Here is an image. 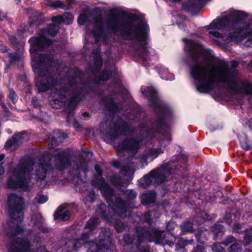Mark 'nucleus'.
Instances as JSON below:
<instances>
[{
    "instance_id": "nucleus-7",
    "label": "nucleus",
    "mask_w": 252,
    "mask_h": 252,
    "mask_svg": "<svg viewBox=\"0 0 252 252\" xmlns=\"http://www.w3.org/2000/svg\"><path fill=\"white\" fill-rule=\"evenodd\" d=\"M33 165L34 161L30 157L22 160L13 170L12 176L7 179V188L12 189L27 188L28 182L26 175L30 172V168Z\"/></svg>"
},
{
    "instance_id": "nucleus-49",
    "label": "nucleus",
    "mask_w": 252,
    "mask_h": 252,
    "mask_svg": "<svg viewBox=\"0 0 252 252\" xmlns=\"http://www.w3.org/2000/svg\"><path fill=\"white\" fill-rule=\"evenodd\" d=\"M152 217V213L150 211L145 212L142 216L143 221L146 222L149 225V227L152 226L153 224Z\"/></svg>"
},
{
    "instance_id": "nucleus-12",
    "label": "nucleus",
    "mask_w": 252,
    "mask_h": 252,
    "mask_svg": "<svg viewBox=\"0 0 252 252\" xmlns=\"http://www.w3.org/2000/svg\"><path fill=\"white\" fill-rule=\"evenodd\" d=\"M140 141L134 137H128L119 142L116 146L118 152H126L134 156L140 148Z\"/></svg>"
},
{
    "instance_id": "nucleus-3",
    "label": "nucleus",
    "mask_w": 252,
    "mask_h": 252,
    "mask_svg": "<svg viewBox=\"0 0 252 252\" xmlns=\"http://www.w3.org/2000/svg\"><path fill=\"white\" fill-rule=\"evenodd\" d=\"M141 93L145 97H149V106L156 111V118L153 121L155 132L159 133L164 127L174 119V114L171 107L161 101L156 89L152 86L141 87Z\"/></svg>"
},
{
    "instance_id": "nucleus-32",
    "label": "nucleus",
    "mask_w": 252,
    "mask_h": 252,
    "mask_svg": "<svg viewBox=\"0 0 252 252\" xmlns=\"http://www.w3.org/2000/svg\"><path fill=\"white\" fill-rule=\"evenodd\" d=\"M110 182L111 184L115 187L117 189H120L125 186H127L128 184H126L122 178L118 175H112L110 176Z\"/></svg>"
},
{
    "instance_id": "nucleus-27",
    "label": "nucleus",
    "mask_w": 252,
    "mask_h": 252,
    "mask_svg": "<svg viewBox=\"0 0 252 252\" xmlns=\"http://www.w3.org/2000/svg\"><path fill=\"white\" fill-rule=\"evenodd\" d=\"M195 238L199 243L201 244L205 243L210 239H212L211 231L203 228L198 229L195 234Z\"/></svg>"
},
{
    "instance_id": "nucleus-51",
    "label": "nucleus",
    "mask_w": 252,
    "mask_h": 252,
    "mask_svg": "<svg viewBox=\"0 0 252 252\" xmlns=\"http://www.w3.org/2000/svg\"><path fill=\"white\" fill-rule=\"evenodd\" d=\"M3 97V95L1 92H0V106L1 107L3 115L5 117L9 116L10 112L6 107L4 103L1 100V98Z\"/></svg>"
},
{
    "instance_id": "nucleus-1",
    "label": "nucleus",
    "mask_w": 252,
    "mask_h": 252,
    "mask_svg": "<svg viewBox=\"0 0 252 252\" xmlns=\"http://www.w3.org/2000/svg\"><path fill=\"white\" fill-rule=\"evenodd\" d=\"M190 74L197 81V90L200 93H208L214 89L216 81L214 71L210 65L213 64H189ZM223 69L221 78L218 82L227 85V89L235 93L240 92L247 95H252V83L248 80L238 82L240 79L239 71L236 69L239 64H231L232 68H229V64H220Z\"/></svg>"
},
{
    "instance_id": "nucleus-34",
    "label": "nucleus",
    "mask_w": 252,
    "mask_h": 252,
    "mask_svg": "<svg viewBox=\"0 0 252 252\" xmlns=\"http://www.w3.org/2000/svg\"><path fill=\"white\" fill-rule=\"evenodd\" d=\"M156 69L159 75L163 79L168 80L172 76V74L169 73L168 69L162 64H158L156 67Z\"/></svg>"
},
{
    "instance_id": "nucleus-10",
    "label": "nucleus",
    "mask_w": 252,
    "mask_h": 252,
    "mask_svg": "<svg viewBox=\"0 0 252 252\" xmlns=\"http://www.w3.org/2000/svg\"><path fill=\"white\" fill-rule=\"evenodd\" d=\"M112 243L111 234L107 231H102L97 238L88 242V252H99L107 250Z\"/></svg>"
},
{
    "instance_id": "nucleus-29",
    "label": "nucleus",
    "mask_w": 252,
    "mask_h": 252,
    "mask_svg": "<svg viewBox=\"0 0 252 252\" xmlns=\"http://www.w3.org/2000/svg\"><path fill=\"white\" fill-rule=\"evenodd\" d=\"M27 133L26 130H23L20 132L15 133L10 139H8L5 143L4 147L6 149L11 148L12 146L15 145L19 142L23 140L22 136Z\"/></svg>"
},
{
    "instance_id": "nucleus-48",
    "label": "nucleus",
    "mask_w": 252,
    "mask_h": 252,
    "mask_svg": "<svg viewBox=\"0 0 252 252\" xmlns=\"http://www.w3.org/2000/svg\"><path fill=\"white\" fill-rule=\"evenodd\" d=\"M41 58L44 60L43 63H58V62H56L53 55L51 54H42L41 56ZM38 63H42L40 62Z\"/></svg>"
},
{
    "instance_id": "nucleus-41",
    "label": "nucleus",
    "mask_w": 252,
    "mask_h": 252,
    "mask_svg": "<svg viewBox=\"0 0 252 252\" xmlns=\"http://www.w3.org/2000/svg\"><path fill=\"white\" fill-rule=\"evenodd\" d=\"M48 5L54 9L61 8L65 10L69 9V5H65V4L63 1L60 0H49L48 1Z\"/></svg>"
},
{
    "instance_id": "nucleus-40",
    "label": "nucleus",
    "mask_w": 252,
    "mask_h": 252,
    "mask_svg": "<svg viewBox=\"0 0 252 252\" xmlns=\"http://www.w3.org/2000/svg\"><path fill=\"white\" fill-rule=\"evenodd\" d=\"M107 207L104 203H100L96 210V212L101 218L105 220L109 219V215L107 213Z\"/></svg>"
},
{
    "instance_id": "nucleus-13",
    "label": "nucleus",
    "mask_w": 252,
    "mask_h": 252,
    "mask_svg": "<svg viewBox=\"0 0 252 252\" xmlns=\"http://www.w3.org/2000/svg\"><path fill=\"white\" fill-rule=\"evenodd\" d=\"M29 42L31 44L30 51L31 53L44 51L46 48L53 44L52 40L48 39L42 34L38 36L31 37L29 40Z\"/></svg>"
},
{
    "instance_id": "nucleus-57",
    "label": "nucleus",
    "mask_w": 252,
    "mask_h": 252,
    "mask_svg": "<svg viewBox=\"0 0 252 252\" xmlns=\"http://www.w3.org/2000/svg\"><path fill=\"white\" fill-rule=\"evenodd\" d=\"M136 252H151L150 247L147 245H141V244H135Z\"/></svg>"
},
{
    "instance_id": "nucleus-2",
    "label": "nucleus",
    "mask_w": 252,
    "mask_h": 252,
    "mask_svg": "<svg viewBox=\"0 0 252 252\" xmlns=\"http://www.w3.org/2000/svg\"><path fill=\"white\" fill-rule=\"evenodd\" d=\"M116 10L112 9L107 20V27L114 34L127 40L135 39L138 42L133 44L132 48L136 53L145 61L148 56L149 51L146 41L147 36L146 32L142 24L136 26L129 21L120 23L118 18V14Z\"/></svg>"
},
{
    "instance_id": "nucleus-33",
    "label": "nucleus",
    "mask_w": 252,
    "mask_h": 252,
    "mask_svg": "<svg viewBox=\"0 0 252 252\" xmlns=\"http://www.w3.org/2000/svg\"><path fill=\"white\" fill-rule=\"evenodd\" d=\"M85 87H75L72 91V94L70 97L72 101L78 102L81 99V96L85 94Z\"/></svg>"
},
{
    "instance_id": "nucleus-59",
    "label": "nucleus",
    "mask_w": 252,
    "mask_h": 252,
    "mask_svg": "<svg viewBox=\"0 0 252 252\" xmlns=\"http://www.w3.org/2000/svg\"><path fill=\"white\" fill-rule=\"evenodd\" d=\"M8 98L13 104H15L17 101V95L13 89H9Z\"/></svg>"
},
{
    "instance_id": "nucleus-36",
    "label": "nucleus",
    "mask_w": 252,
    "mask_h": 252,
    "mask_svg": "<svg viewBox=\"0 0 252 252\" xmlns=\"http://www.w3.org/2000/svg\"><path fill=\"white\" fill-rule=\"evenodd\" d=\"M163 153L164 150L160 148H151L149 149L148 153L145 157L147 158H151V160H153L158 158L159 155L162 154Z\"/></svg>"
},
{
    "instance_id": "nucleus-42",
    "label": "nucleus",
    "mask_w": 252,
    "mask_h": 252,
    "mask_svg": "<svg viewBox=\"0 0 252 252\" xmlns=\"http://www.w3.org/2000/svg\"><path fill=\"white\" fill-rule=\"evenodd\" d=\"M59 29V25L56 24H49L45 29V32L52 37H54L58 32Z\"/></svg>"
},
{
    "instance_id": "nucleus-24",
    "label": "nucleus",
    "mask_w": 252,
    "mask_h": 252,
    "mask_svg": "<svg viewBox=\"0 0 252 252\" xmlns=\"http://www.w3.org/2000/svg\"><path fill=\"white\" fill-rule=\"evenodd\" d=\"M210 231L213 240H220L226 231V228L223 225L217 222L211 227Z\"/></svg>"
},
{
    "instance_id": "nucleus-54",
    "label": "nucleus",
    "mask_w": 252,
    "mask_h": 252,
    "mask_svg": "<svg viewBox=\"0 0 252 252\" xmlns=\"http://www.w3.org/2000/svg\"><path fill=\"white\" fill-rule=\"evenodd\" d=\"M244 245L247 246L251 244L252 242V233L251 231L247 230L245 232L243 239Z\"/></svg>"
},
{
    "instance_id": "nucleus-5",
    "label": "nucleus",
    "mask_w": 252,
    "mask_h": 252,
    "mask_svg": "<svg viewBox=\"0 0 252 252\" xmlns=\"http://www.w3.org/2000/svg\"><path fill=\"white\" fill-rule=\"evenodd\" d=\"M63 64H32L35 74V85L38 93H44L57 84L54 70Z\"/></svg>"
},
{
    "instance_id": "nucleus-30",
    "label": "nucleus",
    "mask_w": 252,
    "mask_h": 252,
    "mask_svg": "<svg viewBox=\"0 0 252 252\" xmlns=\"http://www.w3.org/2000/svg\"><path fill=\"white\" fill-rule=\"evenodd\" d=\"M141 202L143 205H148L154 203L156 199L155 192H149L141 195Z\"/></svg>"
},
{
    "instance_id": "nucleus-31",
    "label": "nucleus",
    "mask_w": 252,
    "mask_h": 252,
    "mask_svg": "<svg viewBox=\"0 0 252 252\" xmlns=\"http://www.w3.org/2000/svg\"><path fill=\"white\" fill-rule=\"evenodd\" d=\"M100 223L99 218L96 216H92L86 222L84 228L89 230L90 232H92L96 230Z\"/></svg>"
},
{
    "instance_id": "nucleus-20",
    "label": "nucleus",
    "mask_w": 252,
    "mask_h": 252,
    "mask_svg": "<svg viewBox=\"0 0 252 252\" xmlns=\"http://www.w3.org/2000/svg\"><path fill=\"white\" fill-rule=\"evenodd\" d=\"M93 20L94 25L93 30V34L95 37H100L103 32V17L101 12L94 15L93 17Z\"/></svg>"
},
{
    "instance_id": "nucleus-43",
    "label": "nucleus",
    "mask_w": 252,
    "mask_h": 252,
    "mask_svg": "<svg viewBox=\"0 0 252 252\" xmlns=\"http://www.w3.org/2000/svg\"><path fill=\"white\" fill-rule=\"evenodd\" d=\"M49 104L53 108L58 109L65 105V101L62 98H56L51 100Z\"/></svg>"
},
{
    "instance_id": "nucleus-21",
    "label": "nucleus",
    "mask_w": 252,
    "mask_h": 252,
    "mask_svg": "<svg viewBox=\"0 0 252 252\" xmlns=\"http://www.w3.org/2000/svg\"><path fill=\"white\" fill-rule=\"evenodd\" d=\"M135 234L136 238V244H142L148 242V227L141 225L135 226Z\"/></svg>"
},
{
    "instance_id": "nucleus-26",
    "label": "nucleus",
    "mask_w": 252,
    "mask_h": 252,
    "mask_svg": "<svg viewBox=\"0 0 252 252\" xmlns=\"http://www.w3.org/2000/svg\"><path fill=\"white\" fill-rule=\"evenodd\" d=\"M229 23L231 24L230 18L229 19L227 17L217 18L212 22L209 26V29L222 30L224 29Z\"/></svg>"
},
{
    "instance_id": "nucleus-53",
    "label": "nucleus",
    "mask_w": 252,
    "mask_h": 252,
    "mask_svg": "<svg viewBox=\"0 0 252 252\" xmlns=\"http://www.w3.org/2000/svg\"><path fill=\"white\" fill-rule=\"evenodd\" d=\"M242 250V245L239 243L234 242L229 248V252H240Z\"/></svg>"
},
{
    "instance_id": "nucleus-22",
    "label": "nucleus",
    "mask_w": 252,
    "mask_h": 252,
    "mask_svg": "<svg viewBox=\"0 0 252 252\" xmlns=\"http://www.w3.org/2000/svg\"><path fill=\"white\" fill-rule=\"evenodd\" d=\"M66 207L64 205H60L54 213V220L60 221H64L69 220L71 213L69 210H65Z\"/></svg>"
},
{
    "instance_id": "nucleus-15",
    "label": "nucleus",
    "mask_w": 252,
    "mask_h": 252,
    "mask_svg": "<svg viewBox=\"0 0 252 252\" xmlns=\"http://www.w3.org/2000/svg\"><path fill=\"white\" fill-rule=\"evenodd\" d=\"M31 247L30 241L26 237H16L9 243V252H28Z\"/></svg>"
},
{
    "instance_id": "nucleus-38",
    "label": "nucleus",
    "mask_w": 252,
    "mask_h": 252,
    "mask_svg": "<svg viewBox=\"0 0 252 252\" xmlns=\"http://www.w3.org/2000/svg\"><path fill=\"white\" fill-rule=\"evenodd\" d=\"M153 180L151 179L149 173L144 175L142 178L138 180L139 187L146 189L152 185Z\"/></svg>"
},
{
    "instance_id": "nucleus-25",
    "label": "nucleus",
    "mask_w": 252,
    "mask_h": 252,
    "mask_svg": "<svg viewBox=\"0 0 252 252\" xmlns=\"http://www.w3.org/2000/svg\"><path fill=\"white\" fill-rule=\"evenodd\" d=\"M110 128L115 134H117V137L120 135H126L128 130V126L126 121H123L122 124H120L117 121L115 122Z\"/></svg>"
},
{
    "instance_id": "nucleus-46",
    "label": "nucleus",
    "mask_w": 252,
    "mask_h": 252,
    "mask_svg": "<svg viewBox=\"0 0 252 252\" xmlns=\"http://www.w3.org/2000/svg\"><path fill=\"white\" fill-rule=\"evenodd\" d=\"M77 84V75L76 74H74L68 77L65 86L67 89H69L76 86Z\"/></svg>"
},
{
    "instance_id": "nucleus-45",
    "label": "nucleus",
    "mask_w": 252,
    "mask_h": 252,
    "mask_svg": "<svg viewBox=\"0 0 252 252\" xmlns=\"http://www.w3.org/2000/svg\"><path fill=\"white\" fill-rule=\"evenodd\" d=\"M91 57L93 59V63H103L102 59L100 54V50L96 49L93 50Z\"/></svg>"
},
{
    "instance_id": "nucleus-28",
    "label": "nucleus",
    "mask_w": 252,
    "mask_h": 252,
    "mask_svg": "<svg viewBox=\"0 0 252 252\" xmlns=\"http://www.w3.org/2000/svg\"><path fill=\"white\" fill-rule=\"evenodd\" d=\"M102 101L105 109L108 111L112 113H116L119 109L117 104L112 96H104Z\"/></svg>"
},
{
    "instance_id": "nucleus-14",
    "label": "nucleus",
    "mask_w": 252,
    "mask_h": 252,
    "mask_svg": "<svg viewBox=\"0 0 252 252\" xmlns=\"http://www.w3.org/2000/svg\"><path fill=\"white\" fill-rule=\"evenodd\" d=\"M54 165L59 171H63L71 165V158L69 152L63 150L59 152L54 156Z\"/></svg>"
},
{
    "instance_id": "nucleus-44",
    "label": "nucleus",
    "mask_w": 252,
    "mask_h": 252,
    "mask_svg": "<svg viewBox=\"0 0 252 252\" xmlns=\"http://www.w3.org/2000/svg\"><path fill=\"white\" fill-rule=\"evenodd\" d=\"M6 57L9 59V63H16L21 61V56L17 52L8 53Z\"/></svg>"
},
{
    "instance_id": "nucleus-55",
    "label": "nucleus",
    "mask_w": 252,
    "mask_h": 252,
    "mask_svg": "<svg viewBox=\"0 0 252 252\" xmlns=\"http://www.w3.org/2000/svg\"><path fill=\"white\" fill-rule=\"evenodd\" d=\"M62 16L63 20V23L67 25L70 24L72 23L74 17L72 14L69 12H65Z\"/></svg>"
},
{
    "instance_id": "nucleus-37",
    "label": "nucleus",
    "mask_w": 252,
    "mask_h": 252,
    "mask_svg": "<svg viewBox=\"0 0 252 252\" xmlns=\"http://www.w3.org/2000/svg\"><path fill=\"white\" fill-rule=\"evenodd\" d=\"M123 194L125 196L126 200V201H128V203L131 206L132 202L131 201L135 199L137 195V193L134 189H123L121 190Z\"/></svg>"
},
{
    "instance_id": "nucleus-47",
    "label": "nucleus",
    "mask_w": 252,
    "mask_h": 252,
    "mask_svg": "<svg viewBox=\"0 0 252 252\" xmlns=\"http://www.w3.org/2000/svg\"><path fill=\"white\" fill-rule=\"evenodd\" d=\"M107 128L108 130L102 134L106 139L109 141H113L118 138L117 134H115L109 126H107Z\"/></svg>"
},
{
    "instance_id": "nucleus-64",
    "label": "nucleus",
    "mask_w": 252,
    "mask_h": 252,
    "mask_svg": "<svg viewBox=\"0 0 252 252\" xmlns=\"http://www.w3.org/2000/svg\"><path fill=\"white\" fill-rule=\"evenodd\" d=\"M191 252H207L206 248L202 245L197 244Z\"/></svg>"
},
{
    "instance_id": "nucleus-39",
    "label": "nucleus",
    "mask_w": 252,
    "mask_h": 252,
    "mask_svg": "<svg viewBox=\"0 0 252 252\" xmlns=\"http://www.w3.org/2000/svg\"><path fill=\"white\" fill-rule=\"evenodd\" d=\"M88 169L86 164L82 161L79 160L75 161V164L73 166V171H75L76 175L79 176L80 174V171L86 173Z\"/></svg>"
},
{
    "instance_id": "nucleus-61",
    "label": "nucleus",
    "mask_w": 252,
    "mask_h": 252,
    "mask_svg": "<svg viewBox=\"0 0 252 252\" xmlns=\"http://www.w3.org/2000/svg\"><path fill=\"white\" fill-rule=\"evenodd\" d=\"M88 19L89 16L86 13H81L78 17V24L83 25L88 21Z\"/></svg>"
},
{
    "instance_id": "nucleus-56",
    "label": "nucleus",
    "mask_w": 252,
    "mask_h": 252,
    "mask_svg": "<svg viewBox=\"0 0 252 252\" xmlns=\"http://www.w3.org/2000/svg\"><path fill=\"white\" fill-rule=\"evenodd\" d=\"M182 230L183 232H191L193 231V224L190 221H187L183 224Z\"/></svg>"
},
{
    "instance_id": "nucleus-19",
    "label": "nucleus",
    "mask_w": 252,
    "mask_h": 252,
    "mask_svg": "<svg viewBox=\"0 0 252 252\" xmlns=\"http://www.w3.org/2000/svg\"><path fill=\"white\" fill-rule=\"evenodd\" d=\"M149 239L150 243L154 242L156 244L163 243V231L155 226L148 227Z\"/></svg>"
},
{
    "instance_id": "nucleus-62",
    "label": "nucleus",
    "mask_w": 252,
    "mask_h": 252,
    "mask_svg": "<svg viewBox=\"0 0 252 252\" xmlns=\"http://www.w3.org/2000/svg\"><path fill=\"white\" fill-rule=\"evenodd\" d=\"M53 136L55 138L59 144L62 143L63 140L66 138L65 134L62 132H54L53 133Z\"/></svg>"
},
{
    "instance_id": "nucleus-18",
    "label": "nucleus",
    "mask_w": 252,
    "mask_h": 252,
    "mask_svg": "<svg viewBox=\"0 0 252 252\" xmlns=\"http://www.w3.org/2000/svg\"><path fill=\"white\" fill-rule=\"evenodd\" d=\"M94 64L96 66L95 69L92 71V73L94 75V81L95 84L100 85L101 82H106L111 78L112 74L111 70L106 69L100 70L103 64Z\"/></svg>"
},
{
    "instance_id": "nucleus-60",
    "label": "nucleus",
    "mask_w": 252,
    "mask_h": 252,
    "mask_svg": "<svg viewBox=\"0 0 252 252\" xmlns=\"http://www.w3.org/2000/svg\"><path fill=\"white\" fill-rule=\"evenodd\" d=\"M15 229L13 231L12 235L17 236L23 234L24 232V229L23 226L20 225L21 223L17 222Z\"/></svg>"
},
{
    "instance_id": "nucleus-50",
    "label": "nucleus",
    "mask_w": 252,
    "mask_h": 252,
    "mask_svg": "<svg viewBox=\"0 0 252 252\" xmlns=\"http://www.w3.org/2000/svg\"><path fill=\"white\" fill-rule=\"evenodd\" d=\"M192 240H187L183 238H180L176 243V246L177 249H184L188 244L191 243Z\"/></svg>"
},
{
    "instance_id": "nucleus-58",
    "label": "nucleus",
    "mask_w": 252,
    "mask_h": 252,
    "mask_svg": "<svg viewBox=\"0 0 252 252\" xmlns=\"http://www.w3.org/2000/svg\"><path fill=\"white\" fill-rule=\"evenodd\" d=\"M77 102L72 101L70 98L68 104L64 107L63 111H69L73 112L74 109Z\"/></svg>"
},
{
    "instance_id": "nucleus-35",
    "label": "nucleus",
    "mask_w": 252,
    "mask_h": 252,
    "mask_svg": "<svg viewBox=\"0 0 252 252\" xmlns=\"http://www.w3.org/2000/svg\"><path fill=\"white\" fill-rule=\"evenodd\" d=\"M239 140L242 149L245 151H249L252 149V142L248 139L246 134L240 136Z\"/></svg>"
},
{
    "instance_id": "nucleus-63",
    "label": "nucleus",
    "mask_w": 252,
    "mask_h": 252,
    "mask_svg": "<svg viewBox=\"0 0 252 252\" xmlns=\"http://www.w3.org/2000/svg\"><path fill=\"white\" fill-rule=\"evenodd\" d=\"M236 239L234 238L232 235H228L226 238L223 241L222 244L225 246H227L230 244L235 242Z\"/></svg>"
},
{
    "instance_id": "nucleus-9",
    "label": "nucleus",
    "mask_w": 252,
    "mask_h": 252,
    "mask_svg": "<svg viewBox=\"0 0 252 252\" xmlns=\"http://www.w3.org/2000/svg\"><path fill=\"white\" fill-rule=\"evenodd\" d=\"M185 43L184 51L188 57L191 59L194 63H199V60L206 62L213 60L214 56L211 51L205 49L198 41L186 39Z\"/></svg>"
},
{
    "instance_id": "nucleus-16",
    "label": "nucleus",
    "mask_w": 252,
    "mask_h": 252,
    "mask_svg": "<svg viewBox=\"0 0 252 252\" xmlns=\"http://www.w3.org/2000/svg\"><path fill=\"white\" fill-rule=\"evenodd\" d=\"M111 209L114 214L122 218H126L128 215V211L133 207L130 205L128 201L124 200L121 196H117L115 198L114 202H112Z\"/></svg>"
},
{
    "instance_id": "nucleus-23",
    "label": "nucleus",
    "mask_w": 252,
    "mask_h": 252,
    "mask_svg": "<svg viewBox=\"0 0 252 252\" xmlns=\"http://www.w3.org/2000/svg\"><path fill=\"white\" fill-rule=\"evenodd\" d=\"M29 25L30 27L38 26L45 22L43 13L32 9L29 11Z\"/></svg>"
},
{
    "instance_id": "nucleus-4",
    "label": "nucleus",
    "mask_w": 252,
    "mask_h": 252,
    "mask_svg": "<svg viewBox=\"0 0 252 252\" xmlns=\"http://www.w3.org/2000/svg\"><path fill=\"white\" fill-rule=\"evenodd\" d=\"M188 160L187 157H182L177 160H170L151 170L149 173L152 184L158 186L164 183L172 174L178 175L179 179L184 180L188 179Z\"/></svg>"
},
{
    "instance_id": "nucleus-6",
    "label": "nucleus",
    "mask_w": 252,
    "mask_h": 252,
    "mask_svg": "<svg viewBox=\"0 0 252 252\" xmlns=\"http://www.w3.org/2000/svg\"><path fill=\"white\" fill-rule=\"evenodd\" d=\"M247 17V13L242 11H235L231 14L227 41L241 42L249 36L247 31L249 30L251 24L245 21Z\"/></svg>"
},
{
    "instance_id": "nucleus-11",
    "label": "nucleus",
    "mask_w": 252,
    "mask_h": 252,
    "mask_svg": "<svg viewBox=\"0 0 252 252\" xmlns=\"http://www.w3.org/2000/svg\"><path fill=\"white\" fill-rule=\"evenodd\" d=\"M53 156L48 152L44 153L39 160V166L36 169V176L41 181L44 180L47 173L54 170V167L51 163Z\"/></svg>"
},
{
    "instance_id": "nucleus-17",
    "label": "nucleus",
    "mask_w": 252,
    "mask_h": 252,
    "mask_svg": "<svg viewBox=\"0 0 252 252\" xmlns=\"http://www.w3.org/2000/svg\"><path fill=\"white\" fill-rule=\"evenodd\" d=\"M91 184L93 186L98 187L102 196L107 202L112 201V198L115 195V190L106 183L103 177L98 180L92 181Z\"/></svg>"
},
{
    "instance_id": "nucleus-8",
    "label": "nucleus",
    "mask_w": 252,
    "mask_h": 252,
    "mask_svg": "<svg viewBox=\"0 0 252 252\" xmlns=\"http://www.w3.org/2000/svg\"><path fill=\"white\" fill-rule=\"evenodd\" d=\"M5 208L12 222L22 223L23 221L25 202L22 196L13 193L8 194Z\"/></svg>"
},
{
    "instance_id": "nucleus-52",
    "label": "nucleus",
    "mask_w": 252,
    "mask_h": 252,
    "mask_svg": "<svg viewBox=\"0 0 252 252\" xmlns=\"http://www.w3.org/2000/svg\"><path fill=\"white\" fill-rule=\"evenodd\" d=\"M114 227L117 232H121L125 229L124 223L121 220H116L114 223Z\"/></svg>"
}]
</instances>
